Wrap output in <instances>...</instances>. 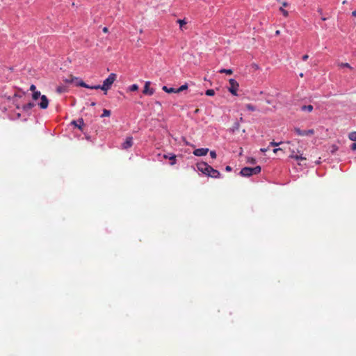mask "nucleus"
Segmentation results:
<instances>
[{
    "label": "nucleus",
    "instance_id": "nucleus-51",
    "mask_svg": "<svg viewBox=\"0 0 356 356\" xmlns=\"http://www.w3.org/2000/svg\"><path fill=\"white\" fill-rule=\"evenodd\" d=\"M300 76L301 77H302V76H303V74H302V73H300Z\"/></svg>",
    "mask_w": 356,
    "mask_h": 356
},
{
    "label": "nucleus",
    "instance_id": "nucleus-43",
    "mask_svg": "<svg viewBox=\"0 0 356 356\" xmlns=\"http://www.w3.org/2000/svg\"><path fill=\"white\" fill-rule=\"evenodd\" d=\"M280 31L279 30H277V31H275V35H280Z\"/></svg>",
    "mask_w": 356,
    "mask_h": 356
},
{
    "label": "nucleus",
    "instance_id": "nucleus-23",
    "mask_svg": "<svg viewBox=\"0 0 356 356\" xmlns=\"http://www.w3.org/2000/svg\"><path fill=\"white\" fill-rule=\"evenodd\" d=\"M245 108H246L248 110L250 111H256V108H255V106H253V105H252V104H246V105H245Z\"/></svg>",
    "mask_w": 356,
    "mask_h": 356
},
{
    "label": "nucleus",
    "instance_id": "nucleus-33",
    "mask_svg": "<svg viewBox=\"0 0 356 356\" xmlns=\"http://www.w3.org/2000/svg\"><path fill=\"white\" fill-rule=\"evenodd\" d=\"M273 151V152H274L275 154H276V153H277V152H280V151H282H282H283V149H282V148H281V147H279V148H275Z\"/></svg>",
    "mask_w": 356,
    "mask_h": 356
},
{
    "label": "nucleus",
    "instance_id": "nucleus-42",
    "mask_svg": "<svg viewBox=\"0 0 356 356\" xmlns=\"http://www.w3.org/2000/svg\"><path fill=\"white\" fill-rule=\"evenodd\" d=\"M352 15L353 17H356V10H354L353 13H352Z\"/></svg>",
    "mask_w": 356,
    "mask_h": 356
},
{
    "label": "nucleus",
    "instance_id": "nucleus-38",
    "mask_svg": "<svg viewBox=\"0 0 356 356\" xmlns=\"http://www.w3.org/2000/svg\"><path fill=\"white\" fill-rule=\"evenodd\" d=\"M268 150V148H261V149H260V151H261V152H267Z\"/></svg>",
    "mask_w": 356,
    "mask_h": 356
},
{
    "label": "nucleus",
    "instance_id": "nucleus-48",
    "mask_svg": "<svg viewBox=\"0 0 356 356\" xmlns=\"http://www.w3.org/2000/svg\"><path fill=\"white\" fill-rule=\"evenodd\" d=\"M91 87H92V86H88V87H86V88L92 89V88H91Z\"/></svg>",
    "mask_w": 356,
    "mask_h": 356
},
{
    "label": "nucleus",
    "instance_id": "nucleus-3",
    "mask_svg": "<svg viewBox=\"0 0 356 356\" xmlns=\"http://www.w3.org/2000/svg\"><path fill=\"white\" fill-rule=\"evenodd\" d=\"M229 86L228 88V90L233 95H237V91L239 87L238 83L234 79H230L229 80Z\"/></svg>",
    "mask_w": 356,
    "mask_h": 356
},
{
    "label": "nucleus",
    "instance_id": "nucleus-15",
    "mask_svg": "<svg viewBox=\"0 0 356 356\" xmlns=\"http://www.w3.org/2000/svg\"><path fill=\"white\" fill-rule=\"evenodd\" d=\"M35 106V104L33 103V102H29L26 104H24L23 106H22V108L24 111H28L29 110L31 109L32 108H33Z\"/></svg>",
    "mask_w": 356,
    "mask_h": 356
},
{
    "label": "nucleus",
    "instance_id": "nucleus-52",
    "mask_svg": "<svg viewBox=\"0 0 356 356\" xmlns=\"http://www.w3.org/2000/svg\"><path fill=\"white\" fill-rule=\"evenodd\" d=\"M322 20L325 21V20H326V18L323 17V18H322Z\"/></svg>",
    "mask_w": 356,
    "mask_h": 356
},
{
    "label": "nucleus",
    "instance_id": "nucleus-46",
    "mask_svg": "<svg viewBox=\"0 0 356 356\" xmlns=\"http://www.w3.org/2000/svg\"><path fill=\"white\" fill-rule=\"evenodd\" d=\"M95 104H95V102H92V103H91V106H94Z\"/></svg>",
    "mask_w": 356,
    "mask_h": 356
},
{
    "label": "nucleus",
    "instance_id": "nucleus-29",
    "mask_svg": "<svg viewBox=\"0 0 356 356\" xmlns=\"http://www.w3.org/2000/svg\"><path fill=\"white\" fill-rule=\"evenodd\" d=\"M177 23L179 24L180 27L182 28V26L186 24V22L185 19H178Z\"/></svg>",
    "mask_w": 356,
    "mask_h": 356
},
{
    "label": "nucleus",
    "instance_id": "nucleus-22",
    "mask_svg": "<svg viewBox=\"0 0 356 356\" xmlns=\"http://www.w3.org/2000/svg\"><path fill=\"white\" fill-rule=\"evenodd\" d=\"M41 94H40V92L39 91H35L33 93V95H32V97L34 100H37L40 97H41Z\"/></svg>",
    "mask_w": 356,
    "mask_h": 356
},
{
    "label": "nucleus",
    "instance_id": "nucleus-20",
    "mask_svg": "<svg viewBox=\"0 0 356 356\" xmlns=\"http://www.w3.org/2000/svg\"><path fill=\"white\" fill-rule=\"evenodd\" d=\"M111 111L110 110H107L106 108L103 109V113L102 114L101 117L102 118H104V117H109L111 115Z\"/></svg>",
    "mask_w": 356,
    "mask_h": 356
},
{
    "label": "nucleus",
    "instance_id": "nucleus-28",
    "mask_svg": "<svg viewBox=\"0 0 356 356\" xmlns=\"http://www.w3.org/2000/svg\"><path fill=\"white\" fill-rule=\"evenodd\" d=\"M138 89V86L136 84H133L129 88V90L131 91H136Z\"/></svg>",
    "mask_w": 356,
    "mask_h": 356
},
{
    "label": "nucleus",
    "instance_id": "nucleus-34",
    "mask_svg": "<svg viewBox=\"0 0 356 356\" xmlns=\"http://www.w3.org/2000/svg\"><path fill=\"white\" fill-rule=\"evenodd\" d=\"M332 149L331 150L332 153H334L338 149V147L335 145L332 146Z\"/></svg>",
    "mask_w": 356,
    "mask_h": 356
},
{
    "label": "nucleus",
    "instance_id": "nucleus-32",
    "mask_svg": "<svg viewBox=\"0 0 356 356\" xmlns=\"http://www.w3.org/2000/svg\"><path fill=\"white\" fill-rule=\"evenodd\" d=\"M210 156L212 159H216V153L215 151H211L210 152Z\"/></svg>",
    "mask_w": 356,
    "mask_h": 356
},
{
    "label": "nucleus",
    "instance_id": "nucleus-24",
    "mask_svg": "<svg viewBox=\"0 0 356 356\" xmlns=\"http://www.w3.org/2000/svg\"><path fill=\"white\" fill-rule=\"evenodd\" d=\"M76 86H81V87H88V84H86L85 82H83V81L80 80L77 82H76Z\"/></svg>",
    "mask_w": 356,
    "mask_h": 356
},
{
    "label": "nucleus",
    "instance_id": "nucleus-18",
    "mask_svg": "<svg viewBox=\"0 0 356 356\" xmlns=\"http://www.w3.org/2000/svg\"><path fill=\"white\" fill-rule=\"evenodd\" d=\"M221 74H227L229 75H231L233 74V70L232 69H222L219 71Z\"/></svg>",
    "mask_w": 356,
    "mask_h": 356
},
{
    "label": "nucleus",
    "instance_id": "nucleus-8",
    "mask_svg": "<svg viewBox=\"0 0 356 356\" xmlns=\"http://www.w3.org/2000/svg\"><path fill=\"white\" fill-rule=\"evenodd\" d=\"M209 152L208 148H199L193 151V154L197 156H205Z\"/></svg>",
    "mask_w": 356,
    "mask_h": 356
},
{
    "label": "nucleus",
    "instance_id": "nucleus-17",
    "mask_svg": "<svg viewBox=\"0 0 356 356\" xmlns=\"http://www.w3.org/2000/svg\"><path fill=\"white\" fill-rule=\"evenodd\" d=\"M348 138L354 142H356V131H351L348 134Z\"/></svg>",
    "mask_w": 356,
    "mask_h": 356
},
{
    "label": "nucleus",
    "instance_id": "nucleus-1",
    "mask_svg": "<svg viewBox=\"0 0 356 356\" xmlns=\"http://www.w3.org/2000/svg\"><path fill=\"white\" fill-rule=\"evenodd\" d=\"M117 75L114 73H111L109 74V76L104 81L103 84L102 86L97 85L93 86V87H91V88H95L96 90L101 89L104 90L105 94H106V91L109 90L114 83V81L116 80Z\"/></svg>",
    "mask_w": 356,
    "mask_h": 356
},
{
    "label": "nucleus",
    "instance_id": "nucleus-11",
    "mask_svg": "<svg viewBox=\"0 0 356 356\" xmlns=\"http://www.w3.org/2000/svg\"><path fill=\"white\" fill-rule=\"evenodd\" d=\"M72 124L74 125L79 129L82 130L83 126L84 125V122L82 118H79L77 121H72Z\"/></svg>",
    "mask_w": 356,
    "mask_h": 356
},
{
    "label": "nucleus",
    "instance_id": "nucleus-36",
    "mask_svg": "<svg viewBox=\"0 0 356 356\" xmlns=\"http://www.w3.org/2000/svg\"><path fill=\"white\" fill-rule=\"evenodd\" d=\"M36 89V87L35 85L32 84L31 86H30V90L33 91V92H35Z\"/></svg>",
    "mask_w": 356,
    "mask_h": 356
},
{
    "label": "nucleus",
    "instance_id": "nucleus-7",
    "mask_svg": "<svg viewBox=\"0 0 356 356\" xmlns=\"http://www.w3.org/2000/svg\"><path fill=\"white\" fill-rule=\"evenodd\" d=\"M150 82L147 81L145 83L144 89L143 90V93L146 95H152L154 94V90L152 88H149Z\"/></svg>",
    "mask_w": 356,
    "mask_h": 356
},
{
    "label": "nucleus",
    "instance_id": "nucleus-44",
    "mask_svg": "<svg viewBox=\"0 0 356 356\" xmlns=\"http://www.w3.org/2000/svg\"><path fill=\"white\" fill-rule=\"evenodd\" d=\"M251 162H252V163H254L255 162V159H253V158H252V159H251Z\"/></svg>",
    "mask_w": 356,
    "mask_h": 356
},
{
    "label": "nucleus",
    "instance_id": "nucleus-35",
    "mask_svg": "<svg viewBox=\"0 0 356 356\" xmlns=\"http://www.w3.org/2000/svg\"><path fill=\"white\" fill-rule=\"evenodd\" d=\"M350 149L353 150V151H355L356 150V143H354L351 145L350 146Z\"/></svg>",
    "mask_w": 356,
    "mask_h": 356
},
{
    "label": "nucleus",
    "instance_id": "nucleus-10",
    "mask_svg": "<svg viewBox=\"0 0 356 356\" xmlns=\"http://www.w3.org/2000/svg\"><path fill=\"white\" fill-rule=\"evenodd\" d=\"M41 102L39 104L40 107L42 109H46L48 107L49 105V100L47 97L45 95H42L40 97Z\"/></svg>",
    "mask_w": 356,
    "mask_h": 356
},
{
    "label": "nucleus",
    "instance_id": "nucleus-2",
    "mask_svg": "<svg viewBox=\"0 0 356 356\" xmlns=\"http://www.w3.org/2000/svg\"><path fill=\"white\" fill-rule=\"evenodd\" d=\"M261 172V167L256 166L254 168L245 167L242 168L240 174L243 177H250L252 175H257Z\"/></svg>",
    "mask_w": 356,
    "mask_h": 356
},
{
    "label": "nucleus",
    "instance_id": "nucleus-49",
    "mask_svg": "<svg viewBox=\"0 0 356 356\" xmlns=\"http://www.w3.org/2000/svg\"><path fill=\"white\" fill-rule=\"evenodd\" d=\"M198 112H199V109H196V110L195 111V113H198Z\"/></svg>",
    "mask_w": 356,
    "mask_h": 356
},
{
    "label": "nucleus",
    "instance_id": "nucleus-41",
    "mask_svg": "<svg viewBox=\"0 0 356 356\" xmlns=\"http://www.w3.org/2000/svg\"><path fill=\"white\" fill-rule=\"evenodd\" d=\"M225 170H226L227 171H231V170H232V168H231L230 166L227 165V166L226 167Z\"/></svg>",
    "mask_w": 356,
    "mask_h": 356
},
{
    "label": "nucleus",
    "instance_id": "nucleus-47",
    "mask_svg": "<svg viewBox=\"0 0 356 356\" xmlns=\"http://www.w3.org/2000/svg\"><path fill=\"white\" fill-rule=\"evenodd\" d=\"M156 105L161 106V103L159 102H156Z\"/></svg>",
    "mask_w": 356,
    "mask_h": 356
},
{
    "label": "nucleus",
    "instance_id": "nucleus-26",
    "mask_svg": "<svg viewBox=\"0 0 356 356\" xmlns=\"http://www.w3.org/2000/svg\"><path fill=\"white\" fill-rule=\"evenodd\" d=\"M205 94L208 96H213L215 95V91L213 89H209L206 90Z\"/></svg>",
    "mask_w": 356,
    "mask_h": 356
},
{
    "label": "nucleus",
    "instance_id": "nucleus-9",
    "mask_svg": "<svg viewBox=\"0 0 356 356\" xmlns=\"http://www.w3.org/2000/svg\"><path fill=\"white\" fill-rule=\"evenodd\" d=\"M133 145V138L131 136L127 137L125 141L122 143V147L124 149H127Z\"/></svg>",
    "mask_w": 356,
    "mask_h": 356
},
{
    "label": "nucleus",
    "instance_id": "nucleus-27",
    "mask_svg": "<svg viewBox=\"0 0 356 356\" xmlns=\"http://www.w3.org/2000/svg\"><path fill=\"white\" fill-rule=\"evenodd\" d=\"M280 11L282 13V15L284 16V17H288L289 16V13L287 10H284L283 7H280Z\"/></svg>",
    "mask_w": 356,
    "mask_h": 356
},
{
    "label": "nucleus",
    "instance_id": "nucleus-14",
    "mask_svg": "<svg viewBox=\"0 0 356 356\" xmlns=\"http://www.w3.org/2000/svg\"><path fill=\"white\" fill-rule=\"evenodd\" d=\"M165 159H168L170 161V165H175L176 163V156L175 154H165L163 156Z\"/></svg>",
    "mask_w": 356,
    "mask_h": 356
},
{
    "label": "nucleus",
    "instance_id": "nucleus-45",
    "mask_svg": "<svg viewBox=\"0 0 356 356\" xmlns=\"http://www.w3.org/2000/svg\"><path fill=\"white\" fill-rule=\"evenodd\" d=\"M342 3H343V4H346V3H347V1H346V0L343 1Z\"/></svg>",
    "mask_w": 356,
    "mask_h": 356
},
{
    "label": "nucleus",
    "instance_id": "nucleus-13",
    "mask_svg": "<svg viewBox=\"0 0 356 356\" xmlns=\"http://www.w3.org/2000/svg\"><path fill=\"white\" fill-rule=\"evenodd\" d=\"M63 81L66 83H72L74 81H78V78L70 74L67 77L63 78Z\"/></svg>",
    "mask_w": 356,
    "mask_h": 356
},
{
    "label": "nucleus",
    "instance_id": "nucleus-50",
    "mask_svg": "<svg viewBox=\"0 0 356 356\" xmlns=\"http://www.w3.org/2000/svg\"><path fill=\"white\" fill-rule=\"evenodd\" d=\"M254 68L257 69L258 66L257 65H254Z\"/></svg>",
    "mask_w": 356,
    "mask_h": 356
},
{
    "label": "nucleus",
    "instance_id": "nucleus-16",
    "mask_svg": "<svg viewBox=\"0 0 356 356\" xmlns=\"http://www.w3.org/2000/svg\"><path fill=\"white\" fill-rule=\"evenodd\" d=\"M162 89H163L165 92H168V93H172V92H174V93H177V92H176V89H175V88H168L167 86H163V87L162 88Z\"/></svg>",
    "mask_w": 356,
    "mask_h": 356
},
{
    "label": "nucleus",
    "instance_id": "nucleus-31",
    "mask_svg": "<svg viewBox=\"0 0 356 356\" xmlns=\"http://www.w3.org/2000/svg\"><path fill=\"white\" fill-rule=\"evenodd\" d=\"M339 65L343 67H348L352 69V67L348 63H341Z\"/></svg>",
    "mask_w": 356,
    "mask_h": 356
},
{
    "label": "nucleus",
    "instance_id": "nucleus-39",
    "mask_svg": "<svg viewBox=\"0 0 356 356\" xmlns=\"http://www.w3.org/2000/svg\"><path fill=\"white\" fill-rule=\"evenodd\" d=\"M102 31H103V32H104V33H108V28H107V27H104V28H103Z\"/></svg>",
    "mask_w": 356,
    "mask_h": 356
},
{
    "label": "nucleus",
    "instance_id": "nucleus-37",
    "mask_svg": "<svg viewBox=\"0 0 356 356\" xmlns=\"http://www.w3.org/2000/svg\"><path fill=\"white\" fill-rule=\"evenodd\" d=\"M308 58H309V56L307 54H305L302 56V60H307Z\"/></svg>",
    "mask_w": 356,
    "mask_h": 356
},
{
    "label": "nucleus",
    "instance_id": "nucleus-12",
    "mask_svg": "<svg viewBox=\"0 0 356 356\" xmlns=\"http://www.w3.org/2000/svg\"><path fill=\"white\" fill-rule=\"evenodd\" d=\"M209 177H211L213 178H218L220 176V173L217 170L213 169L211 167V169L209 170V172L207 175Z\"/></svg>",
    "mask_w": 356,
    "mask_h": 356
},
{
    "label": "nucleus",
    "instance_id": "nucleus-5",
    "mask_svg": "<svg viewBox=\"0 0 356 356\" xmlns=\"http://www.w3.org/2000/svg\"><path fill=\"white\" fill-rule=\"evenodd\" d=\"M197 168L199 171L207 175L209 172V170L211 169V166L205 162H200L197 163Z\"/></svg>",
    "mask_w": 356,
    "mask_h": 356
},
{
    "label": "nucleus",
    "instance_id": "nucleus-19",
    "mask_svg": "<svg viewBox=\"0 0 356 356\" xmlns=\"http://www.w3.org/2000/svg\"><path fill=\"white\" fill-rule=\"evenodd\" d=\"M301 110L303 111H307L308 112H312L313 111V106H312V105L302 106L301 107Z\"/></svg>",
    "mask_w": 356,
    "mask_h": 356
},
{
    "label": "nucleus",
    "instance_id": "nucleus-40",
    "mask_svg": "<svg viewBox=\"0 0 356 356\" xmlns=\"http://www.w3.org/2000/svg\"><path fill=\"white\" fill-rule=\"evenodd\" d=\"M282 7H283V8H284V7H286V6H288V3H287V2H286V1L282 2Z\"/></svg>",
    "mask_w": 356,
    "mask_h": 356
},
{
    "label": "nucleus",
    "instance_id": "nucleus-4",
    "mask_svg": "<svg viewBox=\"0 0 356 356\" xmlns=\"http://www.w3.org/2000/svg\"><path fill=\"white\" fill-rule=\"evenodd\" d=\"M291 154L290 158L294 159L296 161H305L306 158L302 156L301 152L298 149L296 151L294 149L289 148Z\"/></svg>",
    "mask_w": 356,
    "mask_h": 356
},
{
    "label": "nucleus",
    "instance_id": "nucleus-30",
    "mask_svg": "<svg viewBox=\"0 0 356 356\" xmlns=\"http://www.w3.org/2000/svg\"><path fill=\"white\" fill-rule=\"evenodd\" d=\"M282 143V142L277 143V142L273 140L272 142L270 143V146L277 147Z\"/></svg>",
    "mask_w": 356,
    "mask_h": 356
},
{
    "label": "nucleus",
    "instance_id": "nucleus-25",
    "mask_svg": "<svg viewBox=\"0 0 356 356\" xmlns=\"http://www.w3.org/2000/svg\"><path fill=\"white\" fill-rule=\"evenodd\" d=\"M66 91V88L63 86H58L56 88V92L58 93H63Z\"/></svg>",
    "mask_w": 356,
    "mask_h": 356
},
{
    "label": "nucleus",
    "instance_id": "nucleus-21",
    "mask_svg": "<svg viewBox=\"0 0 356 356\" xmlns=\"http://www.w3.org/2000/svg\"><path fill=\"white\" fill-rule=\"evenodd\" d=\"M188 88V85L186 83L184 85H182L179 88L176 89V92L179 93L180 92L184 91V90H186Z\"/></svg>",
    "mask_w": 356,
    "mask_h": 356
},
{
    "label": "nucleus",
    "instance_id": "nucleus-6",
    "mask_svg": "<svg viewBox=\"0 0 356 356\" xmlns=\"http://www.w3.org/2000/svg\"><path fill=\"white\" fill-rule=\"evenodd\" d=\"M294 131L298 136H312L314 134V129L309 130H301L300 128L296 127L294 128Z\"/></svg>",
    "mask_w": 356,
    "mask_h": 356
}]
</instances>
